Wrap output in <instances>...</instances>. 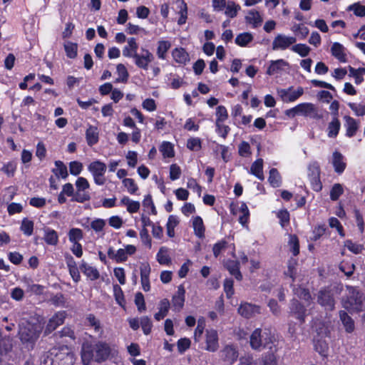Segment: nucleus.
Segmentation results:
<instances>
[{"mask_svg": "<svg viewBox=\"0 0 365 365\" xmlns=\"http://www.w3.org/2000/svg\"><path fill=\"white\" fill-rule=\"evenodd\" d=\"M142 54L136 53L133 58L135 66L145 71L148 69L149 64L154 60L153 54L147 48H141Z\"/></svg>", "mask_w": 365, "mask_h": 365, "instance_id": "8", "label": "nucleus"}, {"mask_svg": "<svg viewBox=\"0 0 365 365\" xmlns=\"http://www.w3.org/2000/svg\"><path fill=\"white\" fill-rule=\"evenodd\" d=\"M156 259L160 264H170L171 258L168 253V248L166 247H161L156 255Z\"/></svg>", "mask_w": 365, "mask_h": 365, "instance_id": "38", "label": "nucleus"}, {"mask_svg": "<svg viewBox=\"0 0 365 365\" xmlns=\"http://www.w3.org/2000/svg\"><path fill=\"white\" fill-rule=\"evenodd\" d=\"M185 289L183 284L178 287L177 292L172 297V308L175 312H180L184 307L185 302Z\"/></svg>", "mask_w": 365, "mask_h": 365, "instance_id": "11", "label": "nucleus"}, {"mask_svg": "<svg viewBox=\"0 0 365 365\" xmlns=\"http://www.w3.org/2000/svg\"><path fill=\"white\" fill-rule=\"evenodd\" d=\"M314 344L315 351H317L321 356H327L329 351V345L324 339H314Z\"/></svg>", "mask_w": 365, "mask_h": 365, "instance_id": "44", "label": "nucleus"}, {"mask_svg": "<svg viewBox=\"0 0 365 365\" xmlns=\"http://www.w3.org/2000/svg\"><path fill=\"white\" fill-rule=\"evenodd\" d=\"M86 320L88 326L93 327L96 333H99L100 335L103 334V330L101 327V322L93 314H89L86 317Z\"/></svg>", "mask_w": 365, "mask_h": 365, "instance_id": "48", "label": "nucleus"}, {"mask_svg": "<svg viewBox=\"0 0 365 365\" xmlns=\"http://www.w3.org/2000/svg\"><path fill=\"white\" fill-rule=\"evenodd\" d=\"M240 211L242 212V215L239 217V222L243 226H247V224L250 220V210L247 205V204L244 202H241V205L240 207Z\"/></svg>", "mask_w": 365, "mask_h": 365, "instance_id": "46", "label": "nucleus"}, {"mask_svg": "<svg viewBox=\"0 0 365 365\" xmlns=\"http://www.w3.org/2000/svg\"><path fill=\"white\" fill-rule=\"evenodd\" d=\"M268 182L272 187H279L282 185V178L277 168H271L269 173Z\"/></svg>", "mask_w": 365, "mask_h": 365, "instance_id": "37", "label": "nucleus"}, {"mask_svg": "<svg viewBox=\"0 0 365 365\" xmlns=\"http://www.w3.org/2000/svg\"><path fill=\"white\" fill-rule=\"evenodd\" d=\"M228 247V242L225 239L217 241L212 247L213 255L217 258L222 252L225 251Z\"/></svg>", "mask_w": 365, "mask_h": 365, "instance_id": "52", "label": "nucleus"}, {"mask_svg": "<svg viewBox=\"0 0 365 365\" xmlns=\"http://www.w3.org/2000/svg\"><path fill=\"white\" fill-rule=\"evenodd\" d=\"M344 126L346 129L345 135L348 138L355 136L359 128V122L349 115H344Z\"/></svg>", "mask_w": 365, "mask_h": 365, "instance_id": "16", "label": "nucleus"}, {"mask_svg": "<svg viewBox=\"0 0 365 365\" xmlns=\"http://www.w3.org/2000/svg\"><path fill=\"white\" fill-rule=\"evenodd\" d=\"M228 118L227 110L224 106H218L216 108V120L215 123H224Z\"/></svg>", "mask_w": 365, "mask_h": 365, "instance_id": "58", "label": "nucleus"}, {"mask_svg": "<svg viewBox=\"0 0 365 365\" xmlns=\"http://www.w3.org/2000/svg\"><path fill=\"white\" fill-rule=\"evenodd\" d=\"M344 193L343 186L339 183H335L330 190V199L332 201H336Z\"/></svg>", "mask_w": 365, "mask_h": 365, "instance_id": "61", "label": "nucleus"}, {"mask_svg": "<svg viewBox=\"0 0 365 365\" xmlns=\"http://www.w3.org/2000/svg\"><path fill=\"white\" fill-rule=\"evenodd\" d=\"M266 349L269 350L264 353L260 359V365H277V356L276 355L278 349L276 345H269Z\"/></svg>", "mask_w": 365, "mask_h": 365, "instance_id": "14", "label": "nucleus"}, {"mask_svg": "<svg viewBox=\"0 0 365 365\" xmlns=\"http://www.w3.org/2000/svg\"><path fill=\"white\" fill-rule=\"evenodd\" d=\"M81 272L91 281L98 279L100 277L98 270L92 266L88 265L86 262L82 261L80 264Z\"/></svg>", "mask_w": 365, "mask_h": 365, "instance_id": "25", "label": "nucleus"}, {"mask_svg": "<svg viewBox=\"0 0 365 365\" xmlns=\"http://www.w3.org/2000/svg\"><path fill=\"white\" fill-rule=\"evenodd\" d=\"M171 43L167 40H160L157 43L156 55L159 59L165 60L168 52L171 48Z\"/></svg>", "mask_w": 365, "mask_h": 365, "instance_id": "26", "label": "nucleus"}, {"mask_svg": "<svg viewBox=\"0 0 365 365\" xmlns=\"http://www.w3.org/2000/svg\"><path fill=\"white\" fill-rule=\"evenodd\" d=\"M68 240L71 243L79 242L83 238V232L80 228H71L68 233Z\"/></svg>", "mask_w": 365, "mask_h": 365, "instance_id": "49", "label": "nucleus"}, {"mask_svg": "<svg viewBox=\"0 0 365 365\" xmlns=\"http://www.w3.org/2000/svg\"><path fill=\"white\" fill-rule=\"evenodd\" d=\"M91 200L90 193L88 191H78L76 190L74 195L71 198V201L76 202L79 203H84L86 201Z\"/></svg>", "mask_w": 365, "mask_h": 365, "instance_id": "54", "label": "nucleus"}, {"mask_svg": "<svg viewBox=\"0 0 365 365\" xmlns=\"http://www.w3.org/2000/svg\"><path fill=\"white\" fill-rule=\"evenodd\" d=\"M66 317V311H59L56 312L51 318L49 319L46 328L44 329V334L48 335L56 330L59 326L64 323Z\"/></svg>", "mask_w": 365, "mask_h": 365, "instance_id": "9", "label": "nucleus"}, {"mask_svg": "<svg viewBox=\"0 0 365 365\" xmlns=\"http://www.w3.org/2000/svg\"><path fill=\"white\" fill-rule=\"evenodd\" d=\"M95 351V361L101 363L106 361L111 353V348L106 341H98L93 345Z\"/></svg>", "mask_w": 365, "mask_h": 365, "instance_id": "7", "label": "nucleus"}, {"mask_svg": "<svg viewBox=\"0 0 365 365\" xmlns=\"http://www.w3.org/2000/svg\"><path fill=\"white\" fill-rule=\"evenodd\" d=\"M274 337L270 331H262V329H255L250 336V345L254 350H260L261 347L267 348L272 344Z\"/></svg>", "mask_w": 365, "mask_h": 365, "instance_id": "4", "label": "nucleus"}, {"mask_svg": "<svg viewBox=\"0 0 365 365\" xmlns=\"http://www.w3.org/2000/svg\"><path fill=\"white\" fill-rule=\"evenodd\" d=\"M113 288L114 297L117 304H118L122 307H125L126 301L125 299L124 294L121 287L118 284H113Z\"/></svg>", "mask_w": 365, "mask_h": 365, "instance_id": "50", "label": "nucleus"}, {"mask_svg": "<svg viewBox=\"0 0 365 365\" xmlns=\"http://www.w3.org/2000/svg\"><path fill=\"white\" fill-rule=\"evenodd\" d=\"M326 230L327 227L324 224L315 226L312 230L311 240L314 242L319 240L325 234Z\"/></svg>", "mask_w": 365, "mask_h": 365, "instance_id": "62", "label": "nucleus"}, {"mask_svg": "<svg viewBox=\"0 0 365 365\" xmlns=\"http://www.w3.org/2000/svg\"><path fill=\"white\" fill-rule=\"evenodd\" d=\"M245 20L247 24L252 25V27L256 29L261 26L263 19L259 11L253 9L248 12L247 16H245Z\"/></svg>", "mask_w": 365, "mask_h": 365, "instance_id": "27", "label": "nucleus"}, {"mask_svg": "<svg viewBox=\"0 0 365 365\" xmlns=\"http://www.w3.org/2000/svg\"><path fill=\"white\" fill-rule=\"evenodd\" d=\"M299 115L308 116L316 110L315 106L311 103H302L297 105Z\"/></svg>", "mask_w": 365, "mask_h": 365, "instance_id": "47", "label": "nucleus"}, {"mask_svg": "<svg viewBox=\"0 0 365 365\" xmlns=\"http://www.w3.org/2000/svg\"><path fill=\"white\" fill-rule=\"evenodd\" d=\"M172 56L177 63L181 65H185L190 61L189 53L182 47L175 48L172 51Z\"/></svg>", "mask_w": 365, "mask_h": 365, "instance_id": "21", "label": "nucleus"}, {"mask_svg": "<svg viewBox=\"0 0 365 365\" xmlns=\"http://www.w3.org/2000/svg\"><path fill=\"white\" fill-rule=\"evenodd\" d=\"M205 348L206 351L215 352L219 349V336L217 330L214 329L205 331Z\"/></svg>", "mask_w": 365, "mask_h": 365, "instance_id": "12", "label": "nucleus"}, {"mask_svg": "<svg viewBox=\"0 0 365 365\" xmlns=\"http://www.w3.org/2000/svg\"><path fill=\"white\" fill-rule=\"evenodd\" d=\"M43 326L39 322H27L20 327L19 338L23 344L34 345L39 338L43 330Z\"/></svg>", "mask_w": 365, "mask_h": 365, "instance_id": "2", "label": "nucleus"}, {"mask_svg": "<svg viewBox=\"0 0 365 365\" xmlns=\"http://www.w3.org/2000/svg\"><path fill=\"white\" fill-rule=\"evenodd\" d=\"M170 308V302L167 298L161 299L158 304L159 311L154 314V319L156 321H160L168 314Z\"/></svg>", "mask_w": 365, "mask_h": 365, "instance_id": "24", "label": "nucleus"}, {"mask_svg": "<svg viewBox=\"0 0 365 365\" xmlns=\"http://www.w3.org/2000/svg\"><path fill=\"white\" fill-rule=\"evenodd\" d=\"M12 339L9 336L0 337V354H6L12 349Z\"/></svg>", "mask_w": 365, "mask_h": 365, "instance_id": "53", "label": "nucleus"}, {"mask_svg": "<svg viewBox=\"0 0 365 365\" xmlns=\"http://www.w3.org/2000/svg\"><path fill=\"white\" fill-rule=\"evenodd\" d=\"M344 155L337 150H335L332 154V165L334 171L339 175L341 174L346 167V163L344 162Z\"/></svg>", "mask_w": 365, "mask_h": 365, "instance_id": "20", "label": "nucleus"}, {"mask_svg": "<svg viewBox=\"0 0 365 365\" xmlns=\"http://www.w3.org/2000/svg\"><path fill=\"white\" fill-rule=\"evenodd\" d=\"M53 353H55V365H73L75 363L74 354L68 346L53 347Z\"/></svg>", "mask_w": 365, "mask_h": 365, "instance_id": "5", "label": "nucleus"}, {"mask_svg": "<svg viewBox=\"0 0 365 365\" xmlns=\"http://www.w3.org/2000/svg\"><path fill=\"white\" fill-rule=\"evenodd\" d=\"M288 63L284 59H278L275 61H271L266 73L268 76H273L277 74L284 70V68L288 66Z\"/></svg>", "mask_w": 365, "mask_h": 365, "instance_id": "22", "label": "nucleus"}, {"mask_svg": "<svg viewBox=\"0 0 365 365\" xmlns=\"http://www.w3.org/2000/svg\"><path fill=\"white\" fill-rule=\"evenodd\" d=\"M222 358L230 364H233L237 359L239 353L237 348L232 345H226L221 351Z\"/></svg>", "mask_w": 365, "mask_h": 365, "instance_id": "17", "label": "nucleus"}, {"mask_svg": "<svg viewBox=\"0 0 365 365\" xmlns=\"http://www.w3.org/2000/svg\"><path fill=\"white\" fill-rule=\"evenodd\" d=\"M95 358V351L92 344H83L81 351L82 361L85 365H88L93 358Z\"/></svg>", "mask_w": 365, "mask_h": 365, "instance_id": "29", "label": "nucleus"}, {"mask_svg": "<svg viewBox=\"0 0 365 365\" xmlns=\"http://www.w3.org/2000/svg\"><path fill=\"white\" fill-rule=\"evenodd\" d=\"M345 247L352 253L355 255H358L361 253L363 251L364 245L361 244H357L353 242L351 240H347L345 241Z\"/></svg>", "mask_w": 365, "mask_h": 365, "instance_id": "64", "label": "nucleus"}, {"mask_svg": "<svg viewBox=\"0 0 365 365\" xmlns=\"http://www.w3.org/2000/svg\"><path fill=\"white\" fill-rule=\"evenodd\" d=\"M159 150L164 158H171L175 156L174 146L168 141H163L159 147Z\"/></svg>", "mask_w": 365, "mask_h": 365, "instance_id": "39", "label": "nucleus"}, {"mask_svg": "<svg viewBox=\"0 0 365 365\" xmlns=\"http://www.w3.org/2000/svg\"><path fill=\"white\" fill-rule=\"evenodd\" d=\"M143 206L145 209H150V214L153 215H156L158 212L156 210V207L154 205L153 197L151 195L148 194L145 196L143 200Z\"/></svg>", "mask_w": 365, "mask_h": 365, "instance_id": "63", "label": "nucleus"}, {"mask_svg": "<svg viewBox=\"0 0 365 365\" xmlns=\"http://www.w3.org/2000/svg\"><path fill=\"white\" fill-rule=\"evenodd\" d=\"M54 163L56 168L52 169V173L56 178L66 180L68 176L66 165L61 160H56Z\"/></svg>", "mask_w": 365, "mask_h": 365, "instance_id": "34", "label": "nucleus"}, {"mask_svg": "<svg viewBox=\"0 0 365 365\" xmlns=\"http://www.w3.org/2000/svg\"><path fill=\"white\" fill-rule=\"evenodd\" d=\"M339 315L346 331L347 333L353 332L355 329V326L352 318L344 310L339 311Z\"/></svg>", "mask_w": 365, "mask_h": 365, "instance_id": "31", "label": "nucleus"}, {"mask_svg": "<svg viewBox=\"0 0 365 365\" xmlns=\"http://www.w3.org/2000/svg\"><path fill=\"white\" fill-rule=\"evenodd\" d=\"M86 138L89 146L96 145L99 140V133L98 128L90 125L86 131Z\"/></svg>", "mask_w": 365, "mask_h": 365, "instance_id": "33", "label": "nucleus"}, {"mask_svg": "<svg viewBox=\"0 0 365 365\" xmlns=\"http://www.w3.org/2000/svg\"><path fill=\"white\" fill-rule=\"evenodd\" d=\"M293 86H290L287 89H280L278 93L284 103H291L297 101L304 93L302 87L299 86L297 90L293 89Z\"/></svg>", "mask_w": 365, "mask_h": 365, "instance_id": "10", "label": "nucleus"}, {"mask_svg": "<svg viewBox=\"0 0 365 365\" xmlns=\"http://www.w3.org/2000/svg\"><path fill=\"white\" fill-rule=\"evenodd\" d=\"M289 315L294 318L299 324L305 323L308 315L306 307L298 299L294 298L290 301Z\"/></svg>", "mask_w": 365, "mask_h": 365, "instance_id": "6", "label": "nucleus"}, {"mask_svg": "<svg viewBox=\"0 0 365 365\" xmlns=\"http://www.w3.org/2000/svg\"><path fill=\"white\" fill-rule=\"evenodd\" d=\"M43 240L47 245L56 246L58 243V235L55 230L45 229Z\"/></svg>", "mask_w": 365, "mask_h": 365, "instance_id": "36", "label": "nucleus"}, {"mask_svg": "<svg viewBox=\"0 0 365 365\" xmlns=\"http://www.w3.org/2000/svg\"><path fill=\"white\" fill-rule=\"evenodd\" d=\"M337 292L330 286L322 287L317 294V302L325 311L332 312L335 309Z\"/></svg>", "mask_w": 365, "mask_h": 365, "instance_id": "3", "label": "nucleus"}, {"mask_svg": "<svg viewBox=\"0 0 365 365\" xmlns=\"http://www.w3.org/2000/svg\"><path fill=\"white\" fill-rule=\"evenodd\" d=\"M289 245L290 247V252L296 257L299 254V241L296 235H291L289 237Z\"/></svg>", "mask_w": 365, "mask_h": 365, "instance_id": "56", "label": "nucleus"}, {"mask_svg": "<svg viewBox=\"0 0 365 365\" xmlns=\"http://www.w3.org/2000/svg\"><path fill=\"white\" fill-rule=\"evenodd\" d=\"M225 14L230 18L233 19L237 16L238 11L241 9L239 4H236L233 1H228L225 6Z\"/></svg>", "mask_w": 365, "mask_h": 365, "instance_id": "41", "label": "nucleus"}, {"mask_svg": "<svg viewBox=\"0 0 365 365\" xmlns=\"http://www.w3.org/2000/svg\"><path fill=\"white\" fill-rule=\"evenodd\" d=\"M192 227L195 234L202 237L205 235V228L204 226L203 220L200 216H195L192 219Z\"/></svg>", "mask_w": 365, "mask_h": 365, "instance_id": "40", "label": "nucleus"}, {"mask_svg": "<svg viewBox=\"0 0 365 365\" xmlns=\"http://www.w3.org/2000/svg\"><path fill=\"white\" fill-rule=\"evenodd\" d=\"M55 353H53V348L43 354L41 358V365H55Z\"/></svg>", "mask_w": 365, "mask_h": 365, "instance_id": "57", "label": "nucleus"}, {"mask_svg": "<svg viewBox=\"0 0 365 365\" xmlns=\"http://www.w3.org/2000/svg\"><path fill=\"white\" fill-rule=\"evenodd\" d=\"M237 312L242 317L250 319L261 313V307L252 303L242 302Z\"/></svg>", "mask_w": 365, "mask_h": 365, "instance_id": "13", "label": "nucleus"}, {"mask_svg": "<svg viewBox=\"0 0 365 365\" xmlns=\"http://www.w3.org/2000/svg\"><path fill=\"white\" fill-rule=\"evenodd\" d=\"M140 272L143 289L145 292H148L150 289V283L149 279L150 273V264L148 262L141 263L140 266Z\"/></svg>", "mask_w": 365, "mask_h": 365, "instance_id": "19", "label": "nucleus"}, {"mask_svg": "<svg viewBox=\"0 0 365 365\" xmlns=\"http://www.w3.org/2000/svg\"><path fill=\"white\" fill-rule=\"evenodd\" d=\"M186 147L190 151H200L202 149V140L198 137H191L187 139Z\"/></svg>", "mask_w": 365, "mask_h": 365, "instance_id": "51", "label": "nucleus"}, {"mask_svg": "<svg viewBox=\"0 0 365 365\" xmlns=\"http://www.w3.org/2000/svg\"><path fill=\"white\" fill-rule=\"evenodd\" d=\"M64 49L67 57L69 58H75L77 56V43L68 41L64 44Z\"/></svg>", "mask_w": 365, "mask_h": 365, "instance_id": "55", "label": "nucleus"}, {"mask_svg": "<svg viewBox=\"0 0 365 365\" xmlns=\"http://www.w3.org/2000/svg\"><path fill=\"white\" fill-rule=\"evenodd\" d=\"M224 267L229 272V273L235 277L237 281L242 279V274L240 270V262L234 259H227L224 261Z\"/></svg>", "mask_w": 365, "mask_h": 365, "instance_id": "18", "label": "nucleus"}, {"mask_svg": "<svg viewBox=\"0 0 365 365\" xmlns=\"http://www.w3.org/2000/svg\"><path fill=\"white\" fill-rule=\"evenodd\" d=\"M341 128V123L338 118H332L327 127V135L329 138H335L337 137Z\"/></svg>", "mask_w": 365, "mask_h": 365, "instance_id": "35", "label": "nucleus"}, {"mask_svg": "<svg viewBox=\"0 0 365 365\" xmlns=\"http://www.w3.org/2000/svg\"><path fill=\"white\" fill-rule=\"evenodd\" d=\"M138 44L136 39L133 37L128 39V45L123 49V55L127 58H133L134 55L137 53Z\"/></svg>", "mask_w": 365, "mask_h": 365, "instance_id": "28", "label": "nucleus"}, {"mask_svg": "<svg viewBox=\"0 0 365 365\" xmlns=\"http://www.w3.org/2000/svg\"><path fill=\"white\" fill-rule=\"evenodd\" d=\"M263 159L257 158L254 161L250 167V174L255 175L260 180H264V176L263 173Z\"/></svg>", "mask_w": 365, "mask_h": 365, "instance_id": "30", "label": "nucleus"}, {"mask_svg": "<svg viewBox=\"0 0 365 365\" xmlns=\"http://www.w3.org/2000/svg\"><path fill=\"white\" fill-rule=\"evenodd\" d=\"M118 77L115 79V83H127L129 77L128 71L123 63H119L116 66Z\"/></svg>", "mask_w": 365, "mask_h": 365, "instance_id": "42", "label": "nucleus"}, {"mask_svg": "<svg viewBox=\"0 0 365 365\" xmlns=\"http://www.w3.org/2000/svg\"><path fill=\"white\" fill-rule=\"evenodd\" d=\"M106 168V163L98 160L91 162L88 166V170L92 174L93 177L105 175Z\"/></svg>", "mask_w": 365, "mask_h": 365, "instance_id": "23", "label": "nucleus"}, {"mask_svg": "<svg viewBox=\"0 0 365 365\" xmlns=\"http://www.w3.org/2000/svg\"><path fill=\"white\" fill-rule=\"evenodd\" d=\"M292 50L301 57H306L309 55L311 48L307 44L297 43L292 47Z\"/></svg>", "mask_w": 365, "mask_h": 365, "instance_id": "60", "label": "nucleus"}, {"mask_svg": "<svg viewBox=\"0 0 365 365\" xmlns=\"http://www.w3.org/2000/svg\"><path fill=\"white\" fill-rule=\"evenodd\" d=\"M34 223L31 220L28 219L27 217H24L20 226V230L23 232V234L26 236H31L34 232Z\"/></svg>", "mask_w": 365, "mask_h": 365, "instance_id": "43", "label": "nucleus"}, {"mask_svg": "<svg viewBox=\"0 0 365 365\" xmlns=\"http://www.w3.org/2000/svg\"><path fill=\"white\" fill-rule=\"evenodd\" d=\"M346 296L342 301L343 307L350 312H361L365 299L364 293L352 286H346Z\"/></svg>", "mask_w": 365, "mask_h": 365, "instance_id": "1", "label": "nucleus"}, {"mask_svg": "<svg viewBox=\"0 0 365 365\" xmlns=\"http://www.w3.org/2000/svg\"><path fill=\"white\" fill-rule=\"evenodd\" d=\"M297 39L293 36H286L278 34L272 42V49L285 50L296 42Z\"/></svg>", "mask_w": 365, "mask_h": 365, "instance_id": "15", "label": "nucleus"}, {"mask_svg": "<svg viewBox=\"0 0 365 365\" xmlns=\"http://www.w3.org/2000/svg\"><path fill=\"white\" fill-rule=\"evenodd\" d=\"M253 40V36L252 34L248 32H244L240 34L235 38V43L241 47H245L252 42Z\"/></svg>", "mask_w": 365, "mask_h": 365, "instance_id": "45", "label": "nucleus"}, {"mask_svg": "<svg viewBox=\"0 0 365 365\" xmlns=\"http://www.w3.org/2000/svg\"><path fill=\"white\" fill-rule=\"evenodd\" d=\"M331 54L341 63H346L347 59L344 53V47L338 42H334L331 48Z\"/></svg>", "mask_w": 365, "mask_h": 365, "instance_id": "32", "label": "nucleus"}, {"mask_svg": "<svg viewBox=\"0 0 365 365\" xmlns=\"http://www.w3.org/2000/svg\"><path fill=\"white\" fill-rule=\"evenodd\" d=\"M339 268L346 277H350L354 272L355 265L351 262L343 261L340 263Z\"/></svg>", "mask_w": 365, "mask_h": 365, "instance_id": "59", "label": "nucleus"}]
</instances>
